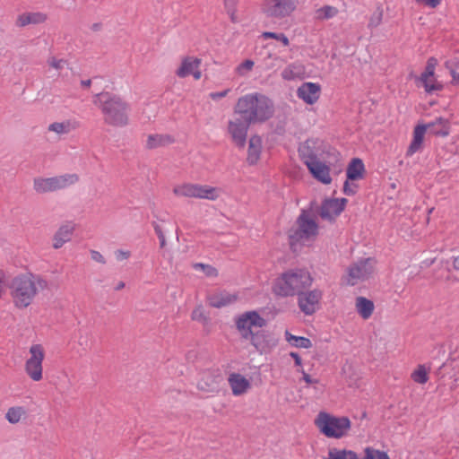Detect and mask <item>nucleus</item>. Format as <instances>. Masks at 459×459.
Returning <instances> with one entry per match:
<instances>
[{"instance_id": "nucleus-30", "label": "nucleus", "mask_w": 459, "mask_h": 459, "mask_svg": "<svg viewBox=\"0 0 459 459\" xmlns=\"http://www.w3.org/2000/svg\"><path fill=\"white\" fill-rule=\"evenodd\" d=\"M427 129L425 125H419L414 128L413 139L408 148L407 155H412L421 148L424 134L428 132Z\"/></svg>"}, {"instance_id": "nucleus-44", "label": "nucleus", "mask_w": 459, "mask_h": 459, "mask_svg": "<svg viewBox=\"0 0 459 459\" xmlns=\"http://www.w3.org/2000/svg\"><path fill=\"white\" fill-rule=\"evenodd\" d=\"M262 37L264 39H275L276 40L281 41L285 47L289 46L290 44L289 39L283 33L266 31L262 34Z\"/></svg>"}, {"instance_id": "nucleus-34", "label": "nucleus", "mask_w": 459, "mask_h": 459, "mask_svg": "<svg viewBox=\"0 0 459 459\" xmlns=\"http://www.w3.org/2000/svg\"><path fill=\"white\" fill-rule=\"evenodd\" d=\"M285 337L286 341L292 346L305 349H308L312 346V342L308 338L302 336H295L288 331L285 332Z\"/></svg>"}, {"instance_id": "nucleus-12", "label": "nucleus", "mask_w": 459, "mask_h": 459, "mask_svg": "<svg viewBox=\"0 0 459 459\" xmlns=\"http://www.w3.org/2000/svg\"><path fill=\"white\" fill-rule=\"evenodd\" d=\"M323 292L319 289L303 290L298 295V305L299 309L307 316L313 315L320 307V301Z\"/></svg>"}, {"instance_id": "nucleus-9", "label": "nucleus", "mask_w": 459, "mask_h": 459, "mask_svg": "<svg viewBox=\"0 0 459 459\" xmlns=\"http://www.w3.org/2000/svg\"><path fill=\"white\" fill-rule=\"evenodd\" d=\"M30 358L25 362V372L35 382L42 379V362L45 358V351L40 344H33L30 348Z\"/></svg>"}, {"instance_id": "nucleus-47", "label": "nucleus", "mask_w": 459, "mask_h": 459, "mask_svg": "<svg viewBox=\"0 0 459 459\" xmlns=\"http://www.w3.org/2000/svg\"><path fill=\"white\" fill-rule=\"evenodd\" d=\"M382 16H383L382 11L375 12L369 20L368 26L369 27L378 26L382 21Z\"/></svg>"}, {"instance_id": "nucleus-28", "label": "nucleus", "mask_w": 459, "mask_h": 459, "mask_svg": "<svg viewBox=\"0 0 459 459\" xmlns=\"http://www.w3.org/2000/svg\"><path fill=\"white\" fill-rule=\"evenodd\" d=\"M365 167L362 160L359 158H353L349 163L346 170L348 180H358L363 178Z\"/></svg>"}, {"instance_id": "nucleus-42", "label": "nucleus", "mask_w": 459, "mask_h": 459, "mask_svg": "<svg viewBox=\"0 0 459 459\" xmlns=\"http://www.w3.org/2000/svg\"><path fill=\"white\" fill-rule=\"evenodd\" d=\"M365 456L363 459H390L388 455L384 451H379L372 447H366Z\"/></svg>"}, {"instance_id": "nucleus-4", "label": "nucleus", "mask_w": 459, "mask_h": 459, "mask_svg": "<svg viewBox=\"0 0 459 459\" xmlns=\"http://www.w3.org/2000/svg\"><path fill=\"white\" fill-rule=\"evenodd\" d=\"M313 278L308 271L291 269L276 279L273 290L276 295L281 297L299 295L310 287Z\"/></svg>"}, {"instance_id": "nucleus-54", "label": "nucleus", "mask_w": 459, "mask_h": 459, "mask_svg": "<svg viewBox=\"0 0 459 459\" xmlns=\"http://www.w3.org/2000/svg\"><path fill=\"white\" fill-rule=\"evenodd\" d=\"M303 374V379L307 384H316L318 383L317 379H313L308 374H307L305 371H302Z\"/></svg>"}, {"instance_id": "nucleus-10", "label": "nucleus", "mask_w": 459, "mask_h": 459, "mask_svg": "<svg viewBox=\"0 0 459 459\" xmlns=\"http://www.w3.org/2000/svg\"><path fill=\"white\" fill-rule=\"evenodd\" d=\"M266 324L264 318L255 311L246 312L236 320V326L243 339H249L255 327H263Z\"/></svg>"}, {"instance_id": "nucleus-27", "label": "nucleus", "mask_w": 459, "mask_h": 459, "mask_svg": "<svg viewBox=\"0 0 459 459\" xmlns=\"http://www.w3.org/2000/svg\"><path fill=\"white\" fill-rule=\"evenodd\" d=\"M78 127V124L72 120H64L61 122H54L48 125V131L56 134L57 135L68 134Z\"/></svg>"}, {"instance_id": "nucleus-21", "label": "nucleus", "mask_w": 459, "mask_h": 459, "mask_svg": "<svg viewBox=\"0 0 459 459\" xmlns=\"http://www.w3.org/2000/svg\"><path fill=\"white\" fill-rule=\"evenodd\" d=\"M74 227L72 224H65L58 228L52 238V246L55 249L61 248L72 238Z\"/></svg>"}, {"instance_id": "nucleus-7", "label": "nucleus", "mask_w": 459, "mask_h": 459, "mask_svg": "<svg viewBox=\"0 0 459 459\" xmlns=\"http://www.w3.org/2000/svg\"><path fill=\"white\" fill-rule=\"evenodd\" d=\"M80 180L76 173H66L51 178L38 177L33 179V189L42 195L65 189L75 185Z\"/></svg>"}, {"instance_id": "nucleus-1", "label": "nucleus", "mask_w": 459, "mask_h": 459, "mask_svg": "<svg viewBox=\"0 0 459 459\" xmlns=\"http://www.w3.org/2000/svg\"><path fill=\"white\" fill-rule=\"evenodd\" d=\"M8 287L14 307L25 309L33 303L40 292L48 290L49 282L41 274L24 272L15 275Z\"/></svg>"}, {"instance_id": "nucleus-13", "label": "nucleus", "mask_w": 459, "mask_h": 459, "mask_svg": "<svg viewBox=\"0 0 459 459\" xmlns=\"http://www.w3.org/2000/svg\"><path fill=\"white\" fill-rule=\"evenodd\" d=\"M437 65V60L435 57H429L425 67V71L417 78L424 87L427 93H432L434 91H439L443 90V84L437 79H433L434 82L429 83V78H433L435 75V68Z\"/></svg>"}, {"instance_id": "nucleus-22", "label": "nucleus", "mask_w": 459, "mask_h": 459, "mask_svg": "<svg viewBox=\"0 0 459 459\" xmlns=\"http://www.w3.org/2000/svg\"><path fill=\"white\" fill-rule=\"evenodd\" d=\"M175 139L172 135L167 134H150L147 137L145 147L149 150L166 147L172 144Z\"/></svg>"}, {"instance_id": "nucleus-8", "label": "nucleus", "mask_w": 459, "mask_h": 459, "mask_svg": "<svg viewBox=\"0 0 459 459\" xmlns=\"http://www.w3.org/2000/svg\"><path fill=\"white\" fill-rule=\"evenodd\" d=\"M298 4L299 0H263L260 11L268 20L281 21L293 13Z\"/></svg>"}, {"instance_id": "nucleus-52", "label": "nucleus", "mask_w": 459, "mask_h": 459, "mask_svg": "<svg viewBox=\"0 0 459 459\" xmlns=\"http://www.w3.org/2000/svg\"><path fill=\"white\" fill-rule=\"evenodd\" d=\"M230 91V89H227V90H224L222 91H220V92H212L210 93V97L213 100H218L221 98H224L227 96V94L229 93Z\"/></svg>"}, {"instance_id": "nucleus-48", "label": "nucleus", "mask_w": 459, "mask_h": 459, "mask_svg": "<svg viewBox=\"0 0 459 459\" xmlns=\"http://www.w3.org/2000/svg\"><path fill=\"white\" fill-rule=\"evenodd\" d=\"M115 257L117 261L127 260L131 256V252L128 250L117 249L114 253Z\"/></svg>"}, {"instance_id": "nucleus-23", "label": "nucleus", "mask_w": 459, "mask_h": 459, "mask_svg": "<svg viewBox=\"0 0 459 459\" xmlns=\"http://www.w3.org/2000/svg\"><path fill=\"white\" fill-rule=\"evenodd\" d=\"M173 193L177 196L188 198H200L201 186L197 184L185 183L178 185L173 188Z\"/></svg>"}, {"instance_id": "nucleus-3", "label": "nucleus", "mask_w": 459, "mask_h": 459, "mask_svg": "<svg viewBox=\"0 0 459 459\" xmlns=\"http://www.w3.org/2000/svg\"><path fill=\"white\" fill-rule=\"evenodd\" d=\"M234 111L251 124L262 123L273 117L274 106L265 95L253 93L239 98Z\"/></svg>"}, {"instance_id": "nucleus-33", "label": "nucleus", "mask_w": 459, "mask_h": 459, "mask_svg": "<svg viewBox=\"0 0 459 459\" xmlns=\"http://www.w3.org/2000/svg\"><path fill=\"white\" fill-rule=\"evenodd\" d=\"M323 459H360L359 456L352 450L348 449H338V448H330L328 450V455L326 457Z\"/></svg>"}, {"instance_id": "nucleus-26", "label": "nucleus", "mask_w": 459, "mask_h": 459, "mask_svg": "<svg viewBox=\"0 0 459 459\" xmlns=\"http://www.w3.org/2000/svg\"><path fill=\"white\" fill-rule=\"evenodd\" d=\"M425 126L429 134L440 136H446L449 134V122L446 118L437 117Z\"/></svg>"}, {"instance_id": "nucleus-15", "label": "nucleus", "mask_w": 459, "mask_h": 459, "mask_svg": "<svg viewBox=\"0 0 459 459\" xmlns=\"http://www.w3.org/2000/svg\"><path fill=\"white\" fill-rule=\"evenodd\" d=\"M347 199H325L319 210V215L322 219L334 221L337 216L344 210Z\"/></svg>"}, {"instance_id": "nucleus-56", "label": "nucleus", "mask_w": 459, "mask_h": 459, "mask_svg": "<svg viewBox=\"0 0 459 459\" xmlns=\"http://www.w3.org/2000/svg\"><path fill=\"white\" fill-rule=\"evenodd\" d=\"M290 357H292L295 360V364L297 366H300L301 365V358L299 357V355L296 352H290Z\"/></svg>"}, {"instance_id": "nucleus-25", "label": "nucleus", "mask_w": 459, "mask_h": 459, "mask_svg": "<svg viewBox=\"0 0 459 459\" xmlns=\"http://www.w3.org/2000/svg\"><path fill=\"white\" fill-rule=\"evenodd\" d=\"M355 307L358 314L365 320L368 319L375 309V305L372 300L359 296L356 298Z\"/></svg>"}, {"instance_id": "nucleus-60", "label": "nucleus", "mask_w": 459, "mask_h": 459, "mask_svg": "<svg viewBox=\"0 0 459 459\" xmlns=\"http://www.w3.org/2000/svg\"><path fill=\"white\" fill-rule=\"evenodd\" d=\"M81 84H82V86H83V87H90V86H91V80H90V79H89V80H82V81L81 82Z\"/></svg>"}, {"instance_id": "nucleus-50", "label": "nucleus", "mask_w": 459, "mask_h": 459, "mask_svg": "<svg viewBox=\"0 0 459 459\" xmlns=\"http://www.w3.org/2000/svg\"><path fill=\"white\" fill-rule=\"evenodd\" d=\"M416 2L429 8H436L440 4L441 0H416Z\"/></svg>"}, {"instance_id": "nucleus-39", "label": "nucleus", "mask_w": 459, "mask_h": 459, "mask_svg": "<svg viewBox=\"0 0 459 459\" xmlns=\"http://www.w3.org/2000/svg\"><path fill=\"white\" fill-rule=\"evenodd\" d=\"M24 415L25 410L22 407L18 406L10 408L7 411L5 417L10 423L15 424L18 423Z\"/></svg>"}, {"instance_id": "nucleus-63", "label": "nucleus", "mask_w": 459, "mask_h": 459, "mask_svg": "<svg viewBox=\"0 0 459 459\" xmlns=\"http://www.w3.org/2000/svg\"><path fill=\"white\" fill-rule=\"evenodd\" d=\"M4 273L0 270V283H4Z\"/></svg>"}, {"instance_id": "nucleus-61", "label": "nucleus", "mask_w": 459, "mask_h": 459, "mask_svg": "<svg viewBox=\"0 0 459 459\" xmlns=\"http://www.w3.org/2000/svg\"><path fill=\"white\" fill-rule=\"evenodd\" d=\"M123 288H125V282L124 281H119L117 286L115 287V290H122Z\"/></svg>"}, {"instance_id": "nucleus-49", "label": "nucleus", "mask_w": 459, "mask_h": 459, "mask_svg": "<svg viewBox=\"0 0 459 459\" xmlns=\"http://www.w3.org/2000/svg\"><path fill=\"white\" fill-rule=\"evenodd\" d=\"M91 258L100 264H105L107 263L105 257L96 250H91Z\"/></svg>"}, {"instance_id": "nucleus-31", "label": "nucleus", "mask_w": 459, "mask_h": 459, "mask_svg": "<svg viewBox=\"0 0 459 459\" xmlns=\"http://www.w3.org/2000/svg\"><path fill=\"white\" fill-rule=\"evenodd\" d=\"M237 300V296L228 292H221L208 297L210 306L213 307H221L230 305Z\"/></svg>"}, {"instance_id": "nucleus-41", "label": "nucleus", "mask_w": 459, "mask_h": 459, "mask_svg": "<svg viewBox=\"0 0 459 459\" xmlns=\"http://www.w3.org/2000/svg\"><path fill=\"white\" fill-rule=\"evenodd\" d=\"M411 378L419 384H425L429 380L428 371L423 365H419L417 369L411 374Z\"/></svg>"}, {"instance_id": "nucleus-2", "label": "nucleus", "mask_w": 459, "mask_h": 459, "mask_svg": "<svg viewBox=\"0 0 459 459\" xmlns=\"http://www.w3.org/2000/svg\"><path fill=\"white\" fill-rule=\"evenodd\" d=\"M93 103L101 110L106 125L125 127L129 124L130 105L120 96L101 92L95 95Z\"/></svg>"}, {"instance_id": "nucleus-43", "label": "nucleus", "mask_w": 459, "mask_h": 459, "mask_svg": "<svg viewBox=\"0 0 459 459\" xmlns=\"http://www.w3.org/2000/svg\"><path fill=\"white\" fill-rule=\"evenodd\" d=\"M47 65H48L49 68H52L56 71H61L65 66L68 65V63L65 59H63V58L59 59V58H56V56H52L47 59Z\"/></svg>"}, {"instance_id": "nucleus-53", "label": "nucleus", "mask_w": 459, "mask_h": 459, "mask_svg": "<svg viewBox=\"0 0 459 459\" xmlns=\"http://www.w3.org/2000/svg\"><path fill=\"white\" fill-rule=\"evenodd\" d=\"M23 65H25V59L24 58L21 59V64L13 62V65H12V67L13 68L14 71L22 72V69H23Z\"/></svg>"}, {"instance_id": "nucleus-18", "label": "nucleus", "mask_w": 459, "mask_h": 459, "mask_svg": "<svg viewBox=\"0 0 459 459\" xmlns=\"http://www.w3.org/2000/svg\"><path fill=\"white\" fill-rule=\"evenodd\" d=\"M320 91L321 87L319 84L314 82H304L299 87L297 95L307 104L312 105L319 99Z\"/></svg>"}, {"instance_id": "nucleus-46", "label": "nucleus", "mask_w": 459, "mask_h": 459, "mask_svg": "<svg viewBox=\"0 0 459 459\" xmlns=\"http://www.w3.org/2000/svg\"><path fill=\"white\" fill-rule=\"evenodd\" d=\"M203 274L208 279H215L218 277L219 272L218 269L210 264H203Z\"/></svg>"}, {"instance_id": "nucleus-45", "label": "nucleus", "mask_w": 459, "mask_h": 459, "mask_svg": "<svg viewBox=\"0 0 459 459\" xmlns=\"http://www.w3.org/2000/svg\"><path fill=\"white\" fill-rule=\"evenodd\" d=\"M254 66V62L252 60H245L240 65H238L236 71L238 74L244 75L247 72L251 71Z\"/></svg>"}, {"instance_id": "nucleus-19", "label": "nucleus", "mask_w": 459, "mask_h": 459, "mask_svg": "<svg viewBox=\"0 0 459 459\" xmlns=\"http://www.w3.org/2000/svg\"><path fill=\"white\" fill-rule=\"evenodd\" d=\"M307 167L315 178L324 184L331 183L332 178L330 177V169L325 163L317 160L314 162L308 163Z\"/></svg>"}, {"instance_id": "nucleus-20", "label": "nucleus", "mask_w": 459, "mask_h": 459, "mask_svg": "<svg viewBox=\"0 0 459 459\" xmlns=\"http://www.w3.org/2000/svg\"><path fill=\"white\" fill-rule=\"evenodd\" d=\"M47 18V14L40 12L23 13L17 16L15 25L19 28H23L28 25L40 24L45 22Z\"/></svg>"}, {"instance_id": "nucleus-59", "label": "nucleus", "mask_w": 459, "mask_h": 459, "mask_svg": "<svg viewBox=\"0 0 459 459\" xmlns=\"http://www.w3.org/2000/svg\"><path fill=\"white\" fill-rule=\"evenodd\" d=\"M453 265L455 270H459V255L454 259Z\"/></svg>"}, {"instance_id": "nucleus-55", "label": "nucleus", "mask_w": 459, "mask_h": 459, "mask_svg": "<svg viewBox=\"0 0 459 459\" xmlns=\"http://www.w3.org/2000/svg\"><path fill=\"white\" fill-rule=\"evenodd\" d=\"M153 227H154L155 233L157 234L159 238H161L165 237L164 233L162 231V229H161V227L159 224L153 223Z\"/></svg>"}, {"instance_id": "nucleus-38", "label": "nucleus", "mask_w": 459, "mask_h": 459, "mask_svg": "<svg viewBox=\"0 0 459 459\" xmlns=\"http://www.w3.org/2000/svg\"><path fill=\"white\" fill-rule=\"evenodd\" d=\"M338 13V9L334 6L325 5L316 10V15L318 20H327L334 17Z\"/></svg>"}, {"instance_id": "nucleus-6", "label": "nucleus", "mask_w": 459, "mask_h": 459, "mask_svg": "<svg viewBox=\"0 0 459 459\" xmlns=\"http://www.w3.org/2000/svg\"><path fill=\"white\" fill-rule=\"evenodd\" d=\"M315 424L321 433L333 438H341L346 436L351 427L349 418L335 417L325 411L318 413Z\"/></svg>"}, {"instance_id": "nucleus-40", "label": "nucleus", "mask_w": 459, "mask_h": 459, "mask_svg": "<svg viewBox=\"0 0 459 459\" xmlns=\"http://www.w3.org/2000/svg\"><path fill=\"white\" fill-rule=\"evenodd\" d=\"M446 67L450 71L455 83H459V59L453 58L445 63Z\"/></svg>"}, {"instance_id": "nucleus-32", "label": "nucleus", "mask_w": 459, "mask_h": 459, "mask_svg": "<svg viewBox=\"0 0 459 459\" xmlns=\"http://www.w3.org/2000/svg\"><path fill=\"white\" fill-rule=\"evenodd\" d=\"M248 340H250L251 344L255 350L260 352L264 351L269 346V342L264 331L252 332V335L249 336Z\"/></svg>"}, {"instance_id": "nucleus-24", "label": "nucleus", "mask_w": 459, "mask_h": 459, "mask_svg": "<svg viewBox=\"0 0 459 459\" xmlns=\"http://www.w3.org/2000/svg\"><path fill=\"white\" fill-rule=\"evenodd\" d=\"M229 383L234 395H241L250 387L249 381L242 375L237 373L230 375Z\"/></svg>"}, {"instance_id": "nucleus-58", "label": "nucleus", "mask_w": 459, "mask_h": 459, "mask_svg": "<svg viewBox=\"0 0 459 459\" xmlns=\"http://www.w3.org/2000/svg\"><path fill=\"white\" fill-rule=\"evenodd\" d=\"M100 29H101V24L100 23H93L91 25V30L93 31H99Z\"/></svg>"}, {"instance_id": "nucleus-51", "label": "nucleus", "mask_w": 459, "mask_h": 459, "mask_svg": "<svg viewBox=\"0 0 459 459\" xmlns=\"http://www.w3.org/2000/svg\"><path fill=\"white\" fill-rule=\"evenodd\" d=\"M357 187L356 185H350L349 181L346 180L344 182V185H343V192L345 195H352L355 194L356 190L355 188Z\"/></svg>"}, {"instance_id": "nucleus-35", "label": "nucleus", "mask_w": 459, "mask_h": 459, "mask_svg": "<svg viewBox=\"0 0 459 459\" xmlns=\"http://www.w3.org/2000/svg\"><path fill=\"white\" fill-rule=\"evenodd\" d=\"M304 73V67L299 64H290L282 72L281 76L285 80H293Z\"/></svg>"}, {"instance_id": "nucleus-29", "label": "nucleus", "mask_w": 459, "mask_h": 459, "mask_svg": "<svg viewBox=\"0 0 459 459\" xmlns=\"http://www.w3.org/2000/svg\"><path fill=\"white\" fill-rule=\"evenodd\" d=\"M261 144V138L257 135H254L249 139L247 160L250 165L255 164L259 160Z\"/></svg>"}, {"instance_id": "nucleus-11", "label": "nucleus", "mask_w": 459, "mask_h": 459, "mask_svg": "<svg viewBox=\"0 0 459 459\" xmlns=\"http://www.w3.org/2000/svg\"><path fill=\"white\" fill-rule=\"evenodd\" d=\"M375 260L373 258H365L354 263L349 268L350 285H355L359 281L368 279L374 273Z\"/></svg>"}, {"instance_id": "nucleus-14", "label": "nucleus", "mask_w": 459, "mask_h": 459, "mask_svg": "<svg viewBox=\"0 0 459 459\" xmlns=\"http://www.w3.org/2000/svg\"><path fill=\"white\" fill-rule=\"evenodd\" d=\"M250 125L251 123L241 116L235 117L229 122V132L238 146L244 147L247 130Z\"/></svg>"}, {"instance_id": "nucleus-62", "label": "nucleus", "mask_w": 459, "mask_h": 459, "mask_svg": "<svg viewBox=\"0 0 459 459\" xmlns=\"http://www.w3.org/2000/svg\"><path fill=\"white\" fill-rule=\"evenodd\" d=\"M159 239H160V247H164L166 246L165 237L161 238H159Z\"/></svg>"}, {"instance_id": "nucleus-57", "label": "nucleus", "mask_w": 459, "mask_h": 459, "mask_svg": "<svg viewBox=\"0 0 459 459\" xmlns=\"http://www.w3.org/2000/svg\"><path fill=\"white\" fill-rule=\"evenodd\" d=\"M192 317L194 320H201V312L198 309L194 310Z\"/></svg>"}, {"instance_id": "nucleus-5", "label": "nucleus", "mask_w": 459, "mask_h": 459, "mask_svg": "<svg viewBox=\"0 0 459 459\" xmlns=\"http://www.w3.org/2000/svg\"><path fill=\"white\" fill-rule=\"evenodd\" d=\"M318 234V225L310 213L302 210L297 218L296 223L288 231L290 244L293 247L297 243L305 244L314 239Z\"/></svg>"}, {"instance_id": "nucleus-17", "label": "nucleus", "mask_w": 459, "mask_h": 459, "mask_svg": "<svg viewBox=\"0 0 459 459\" xmlns=\"http://www.w3.org/2000/svg\"><path fill=\"white\" fill-rule=\"evenodd\" d=\"M200 60L196 57L186 56L183 58L180 66L176 71V74L180 78L193 75L195 80L200 79L199 71Z\"/></svg>"}, {"instance_id": "nucleus-64", "label": "nucleus", "mask_w": 459, "mask_h": 459, "mask_svg": "<svg viewBox=\"0 0 459 459\" xmlns=\"http://www.w3.org/2000/svg\"><path fill=\"white\" fill-rule=\"evenodd\" d=\"M433 79H436L435 75L433 76V78H429V83H433L434 82Z\"/></svg>"}, {"instance_id": "nucleus-37", "label": "nucleus", "mask_w": 459, "mask_h": 459, "mask_svg": "<svg viewBox=\"0 0 459 459\" xmlns=\"http://www.w3.org/2000/svg\"><path fill=\"white\" fill-rule=\"evenodd\" d=\"M223 195V190L221 187L211 186H203V199L215 201Z\"/></svg>"}, {"instance_id": "nucleus-36", "label": "nucleus", "mask_w": 459, "mask_h": 459, "mask_svg": "<svg viewBox=\"0 0 459 459\" xmlns=\"http://www.w3.org/2000/svg\"><path fill=\"white\" fill-rule=\"evenodd\" d=\"M239 0H223V5L226 13L229 15L232 23L239 22L238 16V4Z\"/></svg>"}, {"instance_id": "nucleus-16", "label": "nucleus", "mask_w": 459, "mask_h": 459, "mask_svg": "<svg viewBox=\"0 0 459 459\" xmlns=\"http://www.w3.org/2000/svg\"><path fill=\"white\" fill-rule=\"evenodd\" d=\"M298 152L300 159L307 166L308 163L318 160L319 141L316 139H307L299 144Z\"/></svg>"}]
</instances>
